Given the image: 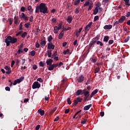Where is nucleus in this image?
Instances as JSON below:
<instances>
[{
	"label": "nucleus",
	"mask_w": 130,
	"mask_h": 130,
	"mask_svg": "<svg viewBox=\"0 0 130 130\" xmlns=\"http://www.w3.org/2000/svg\"><path fill=\"white\" fill-rule=\"evenodd\" d=\"M39 11L40 13H43V14H48V8L46 6V4L42 3L40 4L39 6H37L36 7V13H39Z\"/></svg>",
	"instance_id": "obj_1"
},
{
	"label": "nucleus",
	"mask_w": 130,
	"mask_h": 130,
	"mask_svg": "<svg viewBox=\"0 0 130 130\" xmlns=\"http://www.w3.org/2000/svg\"><path fill=\"white\" fill-rule=\"evenodd\" d=\"M18 41L17 38L15 37H12L11 36H8L5 39V43H6V46H10V44H15L16 42Z\"/></svg>",
	"instance_id": "obj_2"
},
{
	"label": "nucleus",
	"mask_w": 130,
	"mask_h": 130,
	"mask_svg": "<svg viewBox=\"0 0 130 130\" xmlns=\"http://www.w3.org/2000/svg\"><path fill=\"white\" fill-rule=\"evenodd\" d=\"M61 27H62V22H60L58 24V26H56L54 27V33H55V34H57L58 31L61 29Z\"/></svg>",
	"instance_id": "obj_3"
},
{
	"label": "nucleus",
	"mask_w": 130,
	"mask_h": 130,
	"mask_svg": "<svg viewBox=\"0 0 130 130\" xmlns=\"http://www.w3.org/2000/svg\"><path fill=\"white\" fill-rule=\"evenodd\" d=\"M24 79H25V77L24 76H22L19 79L15 80L13 83L14 86L17 85V84H20L21 82H23V80H24Z\"/></svg>",
	"instance_id": "obj_4"
},
{
	"label": "nucleus",
	"mask_w": 130,
	"mask_h": 130,
	"mask_svg": "<svg viewBox=\"0 0 130 130\" xmlns=\"http://www.w3.org/2000/svg\"><path fill=\"white\" fill-rule=\"evenodd\" d=\"M40 87H41V84H39L38 81H35L32 85V89H39Z\"/></svg>",
	"instance_id": "obj_5"
},
{
	"label": "nucleus",
	"mask_w": 130,
	"mask_h": 130,
	"mask_svg": "<svg viewBox=\"0 0 130 130\" xmlns=\"http://www.w3.org/2000/svg\"><path fill=\"white\" fill-rule=\"evenodd\" d=\"M82 94L84 95V97H89L90 96V91L87 90V89H84L83 90Z\"/></svg>",
	"instance_id": "obj_6"
},
{
	"label": "nucleus",
	"mask_w": 130,
	"mask_h": 130,
	"mask_svg": "<svg viewBox=\"0 0 130 130\" xmlns=\"http://www.w3.org/2000/svg\"><path fill=\"white\" fill-rule=\"evenodd\" d=\"M82 100H83L82 98L80 97L77 98L74 101L73 105L76 106L79 102H82Z\"/></svg>",
	"instance_id": "obj_7"
},
{
	"label": "nucleus",
	"mask_w": 130,
	"mask_h": 130,
	"mask_svg": "<svg viewBox=\"0 0 130 130\" xmlns=\"http://www.w3.org/2000/svg\"><path fill=\"white\" fill-rule=\"evenodd\" d=\"M20 19H23L24 21H28L29 19L28 18V17H27V15L25 14L24 13H22L21 15H19Z\"/></svg>",
	"instance_id": "obj_8"
},
{
	"label": "nucleus",
	"mask_w": 130,
	"mask_h": 130,
	"mask_svg": "<svg viewBox=\"0 0 130 130\" xmlns=\"http://www.w3.org/2000/svg\"><path fill=\"white\" fill-rule=\"evenodd\" d=\"M41 47H42V48H43V47H44V46H45V45H46V41L45 40V38H44L43 40L42 39L41 40Z\"/></svg>",
	"instance_id": "obj_9"
},
{
	"label": "nucleus",
	"mask_w": 130,
	"mask_h": 130,
	"mask_svg": "<svg viewBox=\"0 0 130 130\" xmlns=\"http://www.w3.org/2000/svg\"><path fill=\"white\" fill-rule=\"evenodd\" d=\"M54 47H55V46L53 45L52 42H50L48 44L47 49H54Z\"/></svg>",
	"instance_id": "obj_10"
},
{
	"label": "nucleus",
	"mask_w": 130,
	"mask_h": 130,
	"mask_svg": "<svg viewBox=\"0 0 130 130\" xmlns=\"http://www.w3.org/2000/svg\"><path fill=\"white\" fill-rule=\"evenodd\" d=\"M84 76H83V75H81L77 79V82H78V83H82V82H84Z\"/></svg>",
	"instance_id": "obj_11"
},
{
	"label": "nucleus",
	"mask_w": 130,
	"mask_h": 130,
	"mask_svg": "<svg viewBox=\"0 0 130 130\" xmlns=\"http://www.w3.org/2000/svg\"><path fill=\"white\" fill-rule=\"evenodd\" d=\"M91 107H92V104H90L87 106H85L83 108V110H84L85 111H86L87 110H89V109H90V108H91Z\"/></svg>",
	"instance_id": "obj_12"
},
{
	"label": "nucleus",
	"mask_w": 130,
	"mask_h": 130,
	"mask_svg": "<svg viewBox=\"0 0 130 130\" xmlns=\"http://www.w3.org/2000/svg\"><path fill=\"white\" fill-rule=\"evenodd\" d=\"M112 28V25H106L104 26L105 30H110Z\"/></svg>",
	"instance_id": "obj_13"
},
{
	"label": "nucleus",
	"mask_w": 130,
	"mask_h": 130,
	"mask_svg": "<svg viewBox=\"0 0 130 130\" xmlns=\"http://www.w3.org/2000/svg\"><path fill=\"white\" fill-rule=\"evenodd\" d=\"M98 93V89H95L93 91H92L89 96L90 98H92L94 95H95V94H97Z\"/></svg>",
	"instance_id": "obj_14"
},
{
	"label": "nucleus",
	"mask_w": 130,
	"mask_h": 130,
	"mask_svg": "<svg viewBox=\"0 0 130 130\" xmlns=\"http://www.w3.org/2000/svg\"><path fill=\"white\" fill-rule=\"evenodd\" d=\"M72 21H73V17L72 15H69L67 18V22L69 24H71V23H72Z\"/></svg>",
	"instance_id": "obj_15"
},
{
	"label": "nucleus",
	"mask_w": 130,
	"mask_h": 130,
	"mask_svg": "<svg viewBox=\"0 0 130 130\" xmlns=\"http://www.w3.org/2000/svg\"><path fill=\"white\" fill-rule=\"evenodd\" d=\"M52 62H53V60L52 59H49L46 60V63L48 66H50L52 64Z\"/></svg>",
	"instance_id": "obj_16"
},
{
	"label": "nucleus",
	"mask_w": 130,
	"mask_h": 130,
	"mask_svg": "<svg viewBox=\"0 0 130 130\" xmlns=\"http://www.w3.org/2000/svg\"><path fill=\"white\" fill-rule=\"evenodd\" d=\"M51 50H48L47 51V53L48 57H52V53Z\"/></svg>",
	"instance_id": "obj_17"
},
{
	"label": "nucleus",
	"mask_w": 130,
	"mask_h": 130,
	"mask_svg": "<svg viewBox=\"0 0 130 130\" xmlns=\"http://www.w3.org/2000/svg\"><path fill=\"white\" fill-rule=\"evenodd\" d=\"M38 112L39 113V114H40V115H41V116H43V115H44V113H45L44 110H42L41 109H39L38 111Z\"/></svg>",
	"instance_id": "obj_18"
},
{
	"label": "nucleus",
	"mask_w": 130,
	"mask_h": 130,
	"mask_svg": "<svg viewBox=\"0 0 130 130\" xmlns=\"http://www.w3.org/2000/svg\"><path fill=\"white\" fill-rule=\"evenodd\" d=\"M126 17L124 16H122L118 20L120 23H123V21L125 20Z\"/></svg>",
	"instance_id": "obj_19"
},
{
	"label": "nucleus",
	"mask_w": 130,
	"mask_h": 130,
	"mask_svg": "<svg viewBox=\"0 0 130 130\" xmlns=\"http://www.w3.org/2000/svg\"><path fill=\"white\" fill-rule=\"evenodd\" d=\"M83 93V90L82 89H78L76 91V96H79V95H81Z\"/></svg>",
	"instance_id": "obj_20"
},
{
	"label": "nucleus",
	"mask_w": 130,
	"mask_h": 130,
	"mask_svg": "<svg viewBox=\"0 0 130 130\" xmlns=\"http://www.w3.org/2000/svg\"><path fill=\"white\" fill-rule=\"evenodd\" d=\"M91 1L88 0V1L85 2L84 4V7H88V6H90V4H91Z\"/></svg>",
	"instance_id": "obj_21"
},
{
	"label": "nucleus",
	"mask_w": 130,
	"mask_h": 130,
	"mask_svg": "<svg viewBox=\"0 0 130 130\" xmlns=\"http://www.w3.org/2000/svg\"><path fill=\"white\" fill-rule=\"evenodd\" d=\"M92 9H93V2H92V1H90V4L89 5L88 11H91Z\"/></svg>",
	"instance_id": "obj_22"
},
{
	"label": "nucleus",
	"mask_w": 130,
	"mask_h": 130,
	"mask_svg": "<svg viewBox=\"0 0 130 130\" xmlns=\"http://www.w3.org/2000/svg\"><path fill=\"white\" fill-rule=\"evenodd\" d=\"M67 81H68V79H67L66 78H63V80H62L61 81V83H60L61 86H62V85H63V84L66 83V82H67Z\"/></svg>",
	"instance_id": "obj_23"
},
{
	"label": "nucleus",
	"mask_w": 130,
	"mask_h": 130,
	"mask_svg": "<svg viewBox=\"0 0 130 130\" xmlns=\"http://www.w3.org/2000/svg\"><path fill=\"white\" fill-rule=\"evenodd\" d=\"M91 61H92V62H93L94 63H95V62H96V61H97V57L93 56L92 58H91Z\"/></svg>",
	"instance_id": "obj_24"
},
{
	"label": "nucleus",
	"mask_w": 130,
	"mask_h": 130,
	"mask_svg": "<svg viewBox=\"0 0 130 130\" xmlns=\"http://www.w3.org/2000/svg\"><path fill=\"white\" fill-rule=\"evenodd\" d=\"M99 9L97 7H95L94 9L93 10V15H97L98 14Z\"/></svg>",
	"instance_id": "obj_25"
},
{
	"label": "nucleus",
	"mask_w": 130,
	"mask_h": 130,
	"mask_svg": "<svg viewBox=\"0 0 130 130\" xmlns=\"http://www.w3.org/2000/svg\"><path fill=\"white\" fill-rule=\"evenodd\" d=\"M109 40V36H106L104 37V42H108Z\"/></svg>",
	"instance_id": "obj_26"
},
{
	"label": "nucleus",
	"mask_w": 130,
	"mask_h": 130,
	"mask_svg": "<svg viewBox=\"0 0 130 130\" xmlns=\"http://www.w3.org/2000/svg\"><path fill=\"white\" fill-rule=\"evenodd\" d=\"M63 35H64L63 30H62V31L60 32V34H59V36H58V38H59V39H61L62 38V36H63Z\"/></svg>",
	"instance_id": "obj_27"
},
{
	"label": "nucleus",
	"mask_w": 130,
	"mask_h": 130,
	"mask_svg": "<svg viewBox=\"0 0 130 130\" xmlns=\"http://www.w3.org/2000/svg\"><path fill=\"white\" fill-rule=\"evenodd\" d=\"M53 69H54V68L53 64L49 65V66L48 67V70L49 71H53Z\"/></svg>",
	"instance_id": "obj_28"
},
{
	"label": "nucleus",
	"mask_w": 130,
	"mask_h": 130,
	"mask_svg": "<svg viewBox=\"0 0 130 130\" xmlns=\"http://www.w3.org/2000/svg\"><path fill=\"white\" fill-rule=\"evenodd\" d=\"M123 1L125 2V6L129 7V0H123Z\"/></svg>",
	"instance_id": "obj_29"
},
{
	"label": "nucleus",
	"mask_w": 130,
	"mask_h": 130,
	"mask_svg": "<svg viewBox=\"0 0 130 130\" xmlns=\"http://www.w3.org/2000/svg\"><path fill=\"white\" fill-rule=\"evenodd\" d=\"M56 110V107L54 108L52 111L50 112V115H52L53 113H54V112Z\"/></svg>",
	"instance_id": "obj_30"
},
{
	"label": "nucleus",
	"mask_w": 130,
	"mask_h": 130,
	"mask_svg": "<svg viewBox=\"0 0 130 130\" xmlns=\"http://www.w3.org/2000/svg\"><path fill=\"white\" fill-rule=\"evenodd\" d=\"M57 51H55V52H54V53L52 55L51 58H53L54 57L57 56Z\"/></svg>",
	"instance_id": "obj_31"
},
{
	"label": "nucleus",
	"mask_w": 130,
	"mask_h": 130,
	"mask_svg": "<svg viewBox=\"0 0 130 130\" xmlns=\"http://www.w3.org/2000/svg\"><path fill=\"white\" fill-rule=\"evenodd\" d=\"M80 11H81V9H80V7H77L75 10V14H79Z\"/></svg>",
	"instance_id": "obj_32"
},
{
	"label": "nucleus",
	"mask_w": 130,
	"mask_h": 130,
	"mask_svg": "<svg viewBox=\"0 0 130 130\" xmlns=\"http://www.w3.org/2000/svg\"><path fill=\"white\" fill-rule=\"evenodd\" d=\"M52 39H53V38H52V36L50 35L48 37V42H51V40H52Z\"/></svg>",
	"instance_id": "obj_33"
},
{
	"label": "nucleus",
	"mask_w": 130,
	"mask_h": 130,
	"mask_svg": "<svg viewBox=\"0 0 130 130\" xmlns=\"http://www.w3.org/2000/svg\"><path fill=\"white\" fill-rule=\"evenodd\" d=\"M100 71V68L98 67L95 68L94 70V74H97V73H99Z\"/></svg>",
	"instance_id": "obj_34"
},
{
	"label": "nucleus",
	"mask_w": 130,
	"mask_h": 130,
	"mask_svg": "<svg viewBox=\"0 0 130 130\" xmlns=\"http://www.w3.org/2000/svg\"><path fill=\"white\" fill-rule=\"evenodd\" d=\"M27 36V32L24 31L23 34H21L22 38H25V37Z\"/></svg>",
	"instance_id": "obj_35"
},
{
	"label": "nucleus",
	"mask_w": 130,
	"mask_h": 130,
	"mask_svg": "<svg viewBox=\"0 0 130 130\" xmlns=\"http://www.w3.org/2000/svg\"><path fill=\"white\" fill-rule=\"evenodd\" d=\"M96 44L98 45H100V46H103V43H102V42H100V41H96Z\"/></svg>",
	"instance_id": "obj_36"
},
{
	"label": "nucleus",
	"mask_w": 130,
	"mask_h": 130,
	"mask_svg": "<svg viewBox=\"0 0 130 130\" xmlns=\"http://www.w3.org/2000/svg\"><path fill=\"white\" fill-rule=\"evenodd\" d=\"M69 52H70V49H67L66 50H64L63 52V54H68Z\"/></svg>",
	"instance_id": "obj_37"
},
{
	"label": "nucleus",
	"mask_w": 130,
	"mask_h": 130,
	"mask_svg": "<svg viewBox=\"0 0 130 130\" xmlns=\"http://www.w3.org/2000/svg\"><path fill=\"white\" fill-rule=\"evenodd\" d=\"M23 33V30L19 31L17 34H16V36H19V35H22V34Z\"/></svg>",
	"instance_id": "obj_38"
},
{
	"label": "nucleus",
	"mask_w": 130,
	"mask_h": 130,
	"mask_svg": "<svg viewBox=\"0 0 130 130\" xmlns=\"http://www.w3.org/2000/svg\"><path fill=\"white\" fill-rule=\"evenodd\" d=\"M80 0H76L74 2V6H77L80 4Z\"/></svg>",
	"instance_id": "obj_39"
},
{
	"label": "nucleus",
	"mask_w": 130,
	"mask_h": 130,
	"mask_svg": "<svg viewBox=\"0 0 130 130\" xmlns=\"http://www.w3.org/2000/svg\"><path fill=\"white\" fill-rule=\"evenodd\" d=\"M27 10H28V11H30L31 12V13H32V12H33V9H32V6H29L27 7Z\"/></svg>",
	"instance_id": "obj_40"
},
{
	"label": "nucleus",
	"mask_w": 130,
	"mask_h": 130,
	"mask_svg": "<svg viewBox=\"0 0 130 130\" xmlns=\"http://www.w3.org/2000/svg\"><path fill=\"white\" fill-rule=\"evenodd\" d=\"M99 20V16H95L94 17V22H96V21H98Z\"/></svg>",
	"instance_id": "obj_41"
},
{
	"label": "nucleus",
	"mask_w": 130,
	"mask_h": 130,
	"mask_svg": "<svg viewBox=\"0 0 130 130\" xmlns=\"http://www.w3.org/2000/svg\"><path fill=\"white\" fill-rule=\"evenodd\" d=\"M20 11L21 12H25V11H26V8L25 7H21L20 8Z\"/></svg>",
	"instance_id": "obj_42"
},
{
	"label": "nucleus",
	"mask_w": 130,
	"mask_h": 130,
	"mask_svg": "<svg viewBox=\"0 0 130 130\" xmlns=\"http://www.w3.org/2000/svg\"><path fill=\"white\" fill-rule=\"evenodd\" d=\"M14 24L17 25L18 24V18L16 16L14 17Z\"/></svg>",
	"instance_id": "obj_43"
},
{
	"label": "nucleus",
	"mask_w": 130,
	"mask_h": 130,
	"mask_svg": "<svg viewBox=\"0 0 130 130\" xmlns=\"http://www.w3.org/2000/svg\"><path fill=\"white\" fill-rule=\"evenodd\" d=\"M36 53V52H35V51L32 50L30 52V55L31 56H34L35 55V54Z\"/></svg>",
	"instance_id": "obj_44"
},
{
	"label": "nucleus",
	"mask_w": 130,
	"mask_h": 130,
	"mask_svg": "<svg viewBox=\"0 0 130 130\" xmlns=\"http://www.w3.org/2000/svg\"><path fill=\"white\" fill-rule=\"evenodd\" d=\"M96 8H100L101 7V3L100 2H98L97 4L95 5Z\"/></svg>",
	"instance_id": "obj_45"
},
{
	"label": "nucleus",
	"mask_w": 130,
	"mask_h": 130,
	"mask_svg": "<svg viewBox=\"0 0 130 130\" xmlns=\"http://www.w3.org/2000/svg\"><path fill=\"white\" fill-rule=\"evenodd\" d=\"M35 46L37 48H39V47H40V44H39V43H38V41L36 42Z\"/></svg>",
	"instance_id": "obj_46"
},
{
	"label": "nucleus",
	"mask_w": 130,
	"mask_h": 130,
	"mask_svg": "<svg viewBox=\"0 0 130 130\" xmlns=\"http://www.w3.org/2000/svg\"><path fill=\"white\" fill-rule=\"evenodd\" d=\"M67 102L69 105H71V104H72V101H71V98H69L67 99Z\"/></svg>",
	"instance_id": "obj_47"
},
{
	"label": "nucleus",
	"mask_w": 130,
	"mask_h": 130,
	"mask_svg": "<svg viewBox=\"0 0 130 130\" xmlns=\"http://www.w3.org/2000/svg\"><path fill=\"white\" fill-rule=\"evenodd\" d=\"M37 81L38 82H40V83H43V80L41 78H38V79H37Z\"/></svg>",
	"instance_id": "obj_48"
},
{
	"label": "nucleus",
	"mask_w": 130,
	"mask_h": 130,
	"mask_svg": "<svg viewBox=\"0 0 130 130\" xmlns=\"http://www.w3.org/2000/svg\"><path fill=\"white\" fill-rule=\"evenodd\" d=\"M8 21H9V24L10 25H12V24H13V20H12L11 18H8Z\"/></svg>",
	"instance_id": "obj_49"
},
{
	"label": "nucleus",
	"mask_w": 130,
	"mask_h": 130,
	"mask_svg": "<svg viewBox=\"0 0 130 130\" xmlns=\"http://www.w3.org/2000/svg\"><path fill=\"white\" fill-rule=\"evenodd\" d=\"M90 28L91 27L90 26H88L87 25H86L85 27V31H89V30H90Z\"/></svg>",
	"instance_id": "obj_50"
},
{
	"label": "nucleus",
	"mask_w": 130,
	"mask_h": 130,
	"mask_svg": "<svg viewBox=\"0 0 130 130\" xmlns=\"http://www.w3.org/2000/svg\"><path fill=\"white\" fill-rule=\"evenodd\" d=\"M129 38L130 37L128 36L124 40V42H125L126 43V42H128V40H129Z\"/></svg>",
	"instance_id": "obj_51"
},
{
	"label": "nucleus",
	"mask_w": 130,
	"mask_h": 130,
	"mask_svg": "<svg viewBox=\"0 0 130 130\" xmlns=\"http://www.w3.org/2000/svg\"><path fill=\"white\" fill-rule=\"evenodd\" d=\"M32 69H33V70H34L35 71L36 70H37V69H38L37 65H36V64H34V65L32 66Z\"/></svg>",
	"instance_id": "obj_52"
},
{
	"label": "nucleus",
	"mask_w": 130,
	"mask_h": 130,
	"mask_svg": "<svg viewBox=\"0 0 130 130\" xmlns=\"http://www.w3.org/2000/svg\"><path fill=\"white\" fill-rule=\"evenodd\" d=\"M39 66L40 67H44V63L43 61H40L39 62Z\"/></svg>",
	"instance_id": "obj_53"
},
{
	"label": "nucleus",
	"mask_w": 130,
	"mask_h": 130,
	"mask_svg": "<svg viewBox=\"0 0 130 130\" xmlns=\"http://www.w3.org/2000/svg\"><path fill=\"white\" fill-rule=\"evenodd\" d=\"M5 90H6V91H11V88H10L9 86H6L5 87Z\"/></svg>",
	"instance_id": "obj_54"
},
{
	"label": "nucleus",
	"mask_w": 130,
	"mask_h": 130,
	"mask_svg": "<svg viewBox=\"0 0 130 130\" xmlns=\"http://www.w3.org/2000/svg\"><path fill=\"white\" fill-rule=\"evenodd\" d=\"M86 122H87V119H84L83 121H81V123H82V124H85L86 123Z\"/></svg>",
	"instance_id": "obj_55"
},
{
	"label": "nucleus",
	"mask_w": 130,
	"mask_h": 130,
	"mask_svg": "<svg viewBox=\"0 0 130 130\" xmlns=\"http://www.w3.org/2000/svg\"><path fill=\"white\" fill-rule=\"evenodd\" d=\"M11 73H12V70L10 69L9 70H7V71L6 72V74H7V75H10Z\"/></svg>",
	"instance_id": "obj_56"
},
{
	"label": "nucleus",
	"mask_w": 130,
	"mask_h": 130,
	"mask_svg": "<svg viewBox=\"0 0 130 130\" xmlns=\"http://www.w3.org/2000/svg\"><path fill=\"white\" fill-rule=\"evenodd\" d=\"M22 27H23V25H22V22H21L19 25V30H22L23 29V28H22Z\"/></svg>",
	"instance_id": "obj_57"
},
{
	"label": "nucleus",
	"mask_w": 130,
	"mask_h": 130,
	"mask_svg": "<svg viewBox=\"0 0 130 130\" xmlns=\"http://www.w3.org/2000/svg\"><path fill=\"white\" fill-rule=\"evenodd\" d=\"M124 31H125L127 34H128V33H129V30H127V28L126 27H125L124 28Z\"/></svg>",
	"instance_id": "obj_58"
},
{
	"label": "nucleus",
	"mask_w": 130,
	"mask_h": 130,
	"mask_svg": "<svg viewBox=\"0 0 130 130\" xmlns=\"http://www.w3.org/2000/svg\"><path fill=\"white\" fill-rule=\"evenodd\" d=\"M4 69L6 70V71H9V70H11V68L8 66H5Z\"/></svg>",
	"instance_id": "obj_59"
},
{
	"label": "nucleus",
	"mask_w": 130,
	"mask_h": 130,
	"mask_svg": "<svg viewBox=\"0 0 130 130\" xmlns=\"http://www.w3.org/2000/svg\"><path fill=\"white\" fill-rule=\"evenodd\" d=\"M24 26H25V28H29V26H30V24H29V23H25L24 24Z\"/></svg>",
	"instance_id": "obj_60"
},
{
	"label": "nucleus",
	"mask_w": 130,
	"mask_h": 130,
	"mask_svg": "<svg viewBox=\"0 0 130 130\" xmlns=\"http://www.w3.org/2000/svg\"><path fill=\"white\" fill-rule=\"evenodd\" d=\"M92 24H93V22H89L88 24L86 25L91 28V26H92Z\"/></svg>",
	"instance_id": "obj_61"
},
{
	"label": "nucleus",
	"mask_w": 130,
	"mask_h": 130,
	"mask_svg": "<svg viewBox=\"0 0 130 130\" xmlns=\"http://www.w3.org/2000/svg\"><path fill=\"white\" fill-rule=\"evenodd\" d=\"M14 64H15V61L12 60L11 62V68H13L14 67Z\"/></svg>",
	"instance_id": "obj_62"
},
{
	"label": "nucleus",
	"mask_w": 130,
	"mask_h": 130,
	"mask_svg": "<svg viewBox=\"0 0 130 130\" xmlns=\"http://www.w3.org/2000/svg\"><path fill=\"white\" fill-rule=\"evenodd\" d=\"M99 13H101V12H102L103 8H102V7H99Z\"/></svg>",
	"instance_id": "obj_63"
},
{
	"label": "nucleus",
	"mask_w": 130,
	"mask_h": 130,
	"mask_svg": "<svg viewBox=\"0 0 130 130\" xmlns=\"http://www.w3.org/2000/svg\"><path fill=\"white\" fill-rule=\"evenodd\" d=\"M39 128H40V125H38L36 126L35 129L36 130H39Z\"/></svg>",
	"instance_id": "obj_64"
}]
</instances>
